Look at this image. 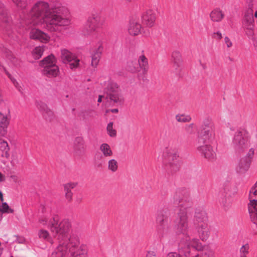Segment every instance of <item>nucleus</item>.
Returning <instances> with one entry per match:
<instances>
[{"instance_id":"1","label":"nucleus","mask_w":257,"mask_h":257,"mask_svg":"<svg viewBox=\"0 0 257 257\" xmlns=\"http://www.w3.org/2000/svg\"><path fill=\"white\" fill-rule=\"evenodd\" d=\"M67 10L60 3L49 5L40 1L33 6L31 11L24 19L27 24L43 25L50 32L60 31L62 27L68 26L71 23L69 15H64Z\"/></svg>"},{"instance_id":"2","label":"nucleus","mask_w":257,"mask_h":257,"mask_svg":"<svg viewBox=\"0 0 257 257\" xmlns=\"http://www.w3.org/2000/svg\"><path fill=\"white\" fill-rule=\"evenodd\" d=\"M41 209L44 215L40 217L38 222L43 226L47 227L53 235L59 241L58 251H60L64 255L69 249L72 253L76 251L81 245H80L79 238L78 236L72 234L69 238L68 234L71 228V223L67 219L60 220L58 215L53 214L48 216L50 213V209L44 205L41 206Z\"/></svg>"},{"instance_id":"3","label":"nucleus","mask_w":257,"mask_h":257,"mask_svg":"<svg viewBox=\"0 0 257 257\" xmlns=\"http://www.w3.org/2000/svg\"><path fill=\"white\" fill-rule=\"evenodd\" d=\"M173 198L179 203V210L175 219L176 233L189 239L192 232L189 224V213L192 206L190 194L186 189L179 188L176 191Z\"/></svg>"},{"instance_id":"4","label":"nucleus","mask_w":257,"mask_h":257,"mask_svg":"<svg viewBox=\"0 0 257 257\" xmlns=\"http://www.w3.org/2000/svg\"><path fill=\"white\" fill-rule=\"evenodd\" d=\"M179 153L174 148L166 147L163 152V163L165 164L167 170L174 173L179 169Z\"/></svg>"},{"instance_id":"5","label":"nucleus","mask_w":257,"mask_h":257,"mask_svg":"<svg viewBox=\"0 0 257 257\" xmlns=\"http://www.w3.org/2000/svg\"><path fill=\"white\" fill-rule=\"evenodd\" d=\"M39 65L43 68L42 73L47 77H56L60 74L59 68L56 65V58L52 54L41 61Z\"/></svg>"},{"instance_id":"6","label":"nucleus","mask_w":257,"mask_h":257,"mask_svg":"<svg viewBox=\"0 0 257 257\" xmlns=\"http://www.w3.org/2000/svg\"><path fill=\"white\" fill-rule=\"evenodd\" d=\"M199 143H209L215 138V127L213 122L209 118L203 120L198 133Z\"/></svg>"},{"instance_id":"7","label":"nucleus","mask_w":257,"mask_h":257,"mask_svg":"<svg viewBox=\"0 0 257 257\" xmlns=\"http://www.w3.org/2000/svg\"><path fill=\"white\" fill-rule=\"evenodd\" d=\"M103 25L100 16L97 14H92L87 19L82 28V33L84 36H90L96 32L98 29Z\"/></svg>"},{"instance_id":"8","label":"nucleus","mask_w":257,"mask_h":257,"mask_svg":"<svg viewBox=\"0 0 257 257\" xmlns=\"http://www.w3.org/2000/svg\"><path fill=\"white\" fill-rule=\"evenodd\" d=\"M105 91L107 97L111 102L117 104H121L123 103L124 98L121 93L120 89L115 82L111 80H108Z\"/></svg>"},{"instance_id":"9","label":"nucleus","mask_w":257,"mask_h":257,"mask_svg":"<svg viewBox=\"0 0 257 257\" xmlns=\"http://www.w3.org/2000/svg\"><path fill=\"white\" fill-rule=\"evenodd\" d=\"M232 146L237 153H241L249 146V141L247 133L244 131H237L235 132L232 141Z\"/></svg>"},{"instance_id":"10","label":"nucleus","mask_w":257,"mask_h":257,"mask_svg":"<svg viewBox=\"0 0 257 257\" xmlns=\"http://www.w3.org/2000/svg\"><path fill=\"white\" fill-rule=\"evenodd\" d=\"M156 222L157 235L160 238H162L167 233L169 228L168 217L165 211L161 210L157 212Z\"/></svg>"},{"instance_id":"11","label":"nucleus","mask_w":257,"mask_h":257,"mask_svg":"<svg viewBox=\"0 0 257 257\" xmlns=\"http://www.w3.org/2000/svg\"><path fill=\"white\" fill-rule=\"evenodd\" d=\"M60 58L63 63L68 64L71 69L77 68L79 65V59L67 49H61Z\"/></svg>"},{"instance_id":"12","label":"nucleus","mask_w":257,"mask_h":257,"mask_svg":"<svg viewBox=\"0 0 257 257\" xmlns=\"http://www.w3.org/2000/svg\"><path fill=\"white\" fill-rule=\"evenodd\" d=\"M250 196V191L249 194V199L250 202L248 205V212L251 221L257 225V192L254 193V199H251Z\"/></svg>"},{"instance_id":"13","label":"nucleus","mask_w":257,"mask_h":257,"mask_svg":"<svg viewBox=\"0 0 257 257\" xmlns=\"http://www.w3.org/2000/svg\"><path fill=\"white\" fill-rule=\"evenodd\" d=\"M196 149L201 156L208 160H213L216 157V153L212 147L210 145H199Z\"/></svg>"},{"instance_id":"14","label":"nucleus","mask_w":257,"mask_h":257,"mask_svg":"<svg viewBox=\"0 0 257 257\" xmlns=\"http://www.w3.org/2000/svg\"><path fill=\"white\" fill-rule=\"evenodd\" d=\"M142 19L144 25L148 28H152L155 24L156 13L153 10L148 9L143 14Z\"/></svg>"},{"instance_id":"15","label":"nucleus","mask_w":257,"mask_h":257,"mask_svg":"<svg viewBox=\"0 0 257 257\" xmlns=\"http://www.w3.org/2000/svg\"><path fill=\"white\" fill-rule=\"evenodd\" d=\"M193 221L195 226L208 223V217L205 211L202 208H196L194 212Z\"/></svg>"},{"instance_id":"16","label":"nucleus","mask_w":257,"mask_h":257,"mask_svg":"<svg viewBox=\"0 0 257 257\" xmlns=\"http://www.w3.org/2000/svg\"><path fill=\"white\" fill-rule=\"evenodd\" d=\"M30 37L32 39L38 40L44 43H47L50 39L49 35L37 29H33L31 31Z\"/></svg>"},{"instance_id":"17","label":"nucleus","mask_w":257,"mask_h":257,"mask_svg":"<svg viewBox=\"0 0 257 257\" xmlns=\"http://www.w3.org/2000/svg\"><path fill=\"white\" fill-rule=\"evenodd\" d=\"M242 25L244 28L252 33L254 28V20L253 17V11L251 9L248 10L245 13L242 21Z\"/></svg>"},{"instance_id":"18","label":"nucleus","mask_w":257,"mask_h":257,"mask_svg":"<svg viewBox=\"0 0 257 257\" xmlns=\"http://www.w3.org/2000/svg\"><path fill=\"white\" fill-rule=\"evenodd\" d=\"M142 26L139 20L136 19H132L130 20L128 27L127 32L132 36H136L141 34Z\"/></svg>"},{"instance_id":"19","label":"nucleus","mask_w":257,"mask_h":257,"mask_svg":"<svg viewBox=\"0 0 257 257\" xmlns=\"http://www.w3.org/2000/svg\"><path fill=\"white\" fill-rule=\"evenodd\" d=\"M195 227L200 239L203 241H206L210 235L208 223L195 226Z\"/></svg>"},{"instance_id":"20","label":"nucleus","mask_w":257,"mask_h":257,"mask_svg":"<svg viewBox=\"0 0 257 257\" xmlns=\"http://www.w3.org/2000/svg\"><path fill=\"white\" fill-rule=\"evenodd\" d=\"M227 188H224L223 191H221V199L220 203L225 210H228L232 206L233 198L231 196V193L229 190L226 191Z\"/></svg>"},{"instance_id":"21","label":"nucleus","mask_w":257,"mask_h":257,"mask_svg":"<svg viewBox=\"0 0 257 257\" xmlns=\"http://www.w3.org/2000/svg\"><path fill=\"white\" fill-rule=\"evenodd\" d=\"M178 254L179 257H190L191 255L190 248L188 242H185L183 240L178 244Z\"/></svg>"},{"instance_id":"22","label":"nucleus","mask_w":257,"mask_h":257,"mask_svg":"<svg viewBox=\"0 0 257 257\" xmlns=\"http://www.w3.org/2000/svg\"><path fill=\"white\" fill-rule=\"evenodd\" d=\"M74 149L75 153L79 155L83 154L85 151L86 146L83 139L77 137L74 141Z\"/></svg>"},{"instance_id":"23","label":"nucleus","mask_w":257,"mask_h":257,"mask_svg":"<svg viewBox=\"0 0 257 257\" xmlns=\"http://www.w3.org/2000/svg\"><path fill=\"white\" fill-rule=\"evenodd\" d=\"M0 21L1 26L8 29L11 27L12 19L7 14L6 10L4 8L0 9Z\"/></svg>"},{"instance_id":"24","label":"nucleus","mask_w":257,"mask_h":257,"mask_svg":"<svg viewBox=\"0 0 257 257\" xmlns=\"http://www.w3.org/2000/svg\"><path fill=\"white\" fill-rule=\"evenodd\" d=\"M102 49V46L100 45L92 54L91 65L94 68H96L98 65L101 58Z\"/></svg>"},{"instance_id":"25","label":"nucleus","mask_w":257,"mask_h":257,"mask_svg":"<svg viewBox=\"0 0 257 257\" xmlns=\"http://www.w3.org/2000/svg\"><path fill=\"white\" fill-rule=\"evenodd\" d=\"M39 238L45 241H47L50 243H53V239L50 233L44 228H41L38 231L37 233Z\"/></svg>"},{"instance_id":"26","label":"nucleus","mask_w":257,"mask_h":257,"mask_svg":"<svg viewBox=\"0 0 257 257\" xmlns=\"http://www.w3.org/2000/svg\"><path fill=\"white\" fill-rule=\"evenodd\" d=\"M138 64L140 68L144 72H146L148 71L149 63L147 58L144 54V51H142V54L138 57Z\"/></svg>"},{"instance_id":"27","label":"nucleus","mask_w":257,"mask_h":257,"mask_svg":"<svg viewBox=\"0 0 257 257\" xmlns=\"http://www.w3.org/2000/svg\"><path fill=\"white\" fill-rule=\"evenodd\" d=\"M9 124V121L7 116L0 112V128L2 130L0 132V136H4L6 134V128Z\"/></svg>"},{"instance_id":"28","label":"nucleus","mask_w":257,"mask_h":257,"mask_svg":"<svg viewBox=\"0 0 257 257\" xmlns=\"http://www.w3.org/2000/svg\"><path fill=\"white\" fill-rule=\"evenodd\" d=\"M211 20L213 22H220L224 17V14L219 9L213 10L210 14Z\"/></svg>"},{"instance_id":"29","label":"nucleus","mask_w":257,"mask_h":257,"mask_svg":"<svg viewBox=\"0 0 257 257\" xmlns=\"http://www.w3.org/2000/svg\"><path fill=\"white\" fill-rule=\"evenodd\" d=\"M9 150L10 148L7 142L0 138V151L2 152L1 156L3 157L8 158L9 156Z\"/></svg>"},{"instance_id":"30","label":"nucleus","mask_w":257,"mask_h":257,"mask_svg":"<svg viewBox=\"0 0 257 257\" xmlns=\"http://www.w3.org/2000/svg\"><path fill=\"white\" fill-rule=\"evenodd\" d=\"M100 150L104 157H110L113 155V152L110 146L106 143H103L100 146Z\"/></svg>"},{"instance_id":"31","label":"nucleus","mask_w":257,"mask_h":257,"mask_svg":"<svg viewBox=\"0 0 257 257\" xmlns=\"http://www.w3.org/2000/svg\"><path fill=\"white\" fill-rule=\"evenodd\" d=\"M126 69L132 73H136L140 71V67L138 62L135 61H128L126 65Z\"/></svg>"},{"instance_id":"32","label":"nucleus","mask_w":257,"mask_h":257,"mask_svg":"<svg viewBox=\"0 0 257 257\" xmlns=\"http://www.w3.org/2000/svg\"><path fill=\"white\" fill-rule=\"evenodd\" d=\"M250 245L246 242L241 245L239 249L238 257H247L249 253Z\"/></svg>"},{"instance_id":"33","label":"nucleus","mask_w":257,"mask_h":257,"mask_svg":"<svg viewBox=\"0 0 257 257\" xmlns=\"http://www.w3.org/2000/svg\"><path fill=\"white\" fill-rule=\"evenodd\" d=\"M73 257H87V250L85 245H81L79 248L74 251Z\"/></svg>"},{"instance_id":"34","label":"nucleus","mask_w":257,"mask_h":257,"mask_svg":"<svg viewBox=\"0 0 257 257\" xmlns=\"http://www.w3.org/2000/svg\"><path fill=\"white\" fill-rule=\"evenodd\" d=\"M172 60L177 67H179L182 62L181 53L178 51L173 52L172 54Z\"/></svg>"},{"instance_id":"35","label":"nucleus","mask_w":257,"mask_h":257,"mask_svg":"<svg viewBox=\"0 0 257 257\" xmlns=\"http://www.w3.org/2000/svg\"><path fill=\"white\" fill-rule=\"evenodd\" d=\"M45 47L44 46L36 47L32 51L33 57L35 59H40L43 54Z\"/></svg>"},{"instance_id":"36","label":"nucleus","mask_w":257,"mask_h":257,"mask_svg":"<svg viewBox=\"0 0 257 257\" xmlns=\"http://www.w3.org/2000/svg\"><path fill=\"white\" fill-rule=\"evenodd\" d=\"M191 237V236H190ZM184 240V239L185 240V242H188L189 244V247L191 246L192 247H194L196 248V249H198L200 247V243H199V241L197 238H192L191 239L190 237H189V239H187L186 237H183L182 238Z\"/></svg>"},{"instance_id":"37","label":"nucleus","mask_w":257,"mask_h":257,"mask_svg":"<svg viewBox=\"0 0 257 257\" xmlns=\"http://www.w3.org/2000/svg\"><path fill=\"white\" fill-rule=\"evenodd\" d=\"M0 69L2 70H3L5 73L7 75L8 77L10 78V79L11 80L13 84L15 85V86L19 90H20V86L19 85V83L17 81V80L11 75V74L6 70V68L4 67L1 62H0Z\"/></svg>"},{"instance_id":"38","label":"nucleus","mask_w":257,"mask_h":257,"mask_svg":"<svg viewBox=\"0 0 257 257\" xmlns=\"http://www.w3.org/2000/svg\"><path fill=\"white\" fill-rule=\"evenodd\" d=\"M118 164L117 161L114 159H110L108 161V169L112 173L116 172L118 170Z\"/></svg>"},{"instance_id":"39","label":"nucleus","mask_w":257,"mask_h":257,"mask_svg":"<svg viewBox=\"0 0 257 257\" xmlns=\"http://www.w3.org/2000/svg\"><path fill=\"white\" fill-rule=\"evenodd\" d=\"M38 107L43 111L44 114L48 116L53 115V112L48 108V106L43 102H40L38 104Z\"/></svg>"},{"instance_id":"40","label":"nucleus","mask_w":257,"mask_h":257,"mask_svg":"<svg viewBox=\"0 0 257 257\" xmlns=\"http://www.w3.org/2000/svg\"><path fill=\"white\" fill-rule=\"evenodd\" d=\"M249 167V163L244 159H241L238 164V171L239 172H243L246 171Z\"/></svg>"},{"instance_id":"41","label":"nucleus","mask_w":257,"mask_h":257,"mask_svg":"<svg viewBox=\"0 0 257 257\" xmlns=\"http://www.w3.org/2000/svg\"><path fill=\"white\" fill-rule=\"evenodd\" d=\"M176 119L179 122H188L191 121V117L189 115L184 114H177L176 115Z\"/></svg>"},{"instance_id":"42","label":"nucleus","mask_w":257,"mask_h":257,"mask_svg":"<svg viewBox=\"0 0 257 257\" xmlns=\"http://www.w3.org/2000/svg\"><path fill=\"white\" fill-rule=\"evenodd\" d=\"M113 124L112 122H110L106 127L107 134L111 137H114L116 135V131L113 128Z\"/></svg>"},{"instance_id":"43","label":"nucleus","mask_w":257,"mask_h":257,"mask_svg":"<svg viewBox=\"0 0 257 257\" xmlns=\"http://www.w3.org/2000/svg\"><path fill=\"white\" fill-rule=\"evenodd\" d=\"M15 5L21 9H24L27 6V0H12Z\"/></svg>"},{"instance_id":"44","label":"nucleus","mask_w":257,"mask_h":257,"mask_svg":"<svg viewBox=\"0 0 257 257\" xmlns=\"http://www.w3.org/2000/svg\"><path fill=\"white\" fill-rule=\"evenodd\" d=\"M0 208H1L3 214L4 213H12L14 212V210L11 208L6 202L3 203L2 205H0Z\"/></svg>"},{"instance_id":"45","label":"nucleus","mask_w":257,"mask_h":257,"mask_svg":"<svg viewBox=\"0 0 257 257\" xmlns=\"http://www.w3.org/2000/svg\"><path fill=\"white\" fill-rule=\"evenodd\" d=\"M185 132L188 134H192L194 133V124L192 123L185 125L184 127Z\"/></svg>"},{"instance_id":"46","label":"nucleus","mask_w":257,"mask_h":257,"mask_svg":"<svg viewBox=\"0 0 257 257\" xmlns=\"http://www.w3.org/2000/svg\"><path fill=\"white\" fill-rule=\"evenodd\" d=\"M192 257H214L213 253L210 251H204L200 254H196Z\"/></svg>"},{"instance_id":"47","label":"nucleus","mask_w":257,"mask_h":257,"mask_svg":"<svg viewBox=\"0 0 257 257\" xmlns=\"http://www.w3.org/2000/svg\"><path fill=\"white\" fill-rule=\"evenodd\" d=\"M76 182H69L64 185V190H71L72 189L75 188L77 186Z\"/></svg>"},{"instance_id":"48","label":"nucleus","mask_w":257,"mask_h":257,"mask_svg":"<svg viewBox=\"0 0 257 257\" xmlns=\"http://www.w3.org/2000/svg\"><path fill=\"white\" fill-rule=\"evenodd\" d=\"M62 251L58 250V248H56V250L52 253L51 257H64L65 255L63 253Z\"/></svg>"},{"instance_id":"49","label":"nucleus","mask_w":257,"mask_h":257,"mask_svg":"<svg viewBox=\"0 0 257 257\" xmlns=\"http://www.w3.org/2000/svg\"><path fill=\"white\" fill-rule=\"evenodd\" d=\"M65 192V196L66 199L69 201H70L72 199V196H73V193L72 192L71 190H64Z\"/></svg>"},{"instance_id":"50","label":"nucleus","mask_w":257,"mask_h":257,"mask_svg":"<svg viewBox=\"0 0 257 257\" xmlns=\"http://www.w3.org/2000/svg\"><path fill=\"white\" fill-rule=\"evenodd\" d=\"M250 196L251 198L254 199V193H257V182L255 184L254 186L250 189Z\"/></svg>"},{"instance_id":"51","label":"nucleus","mask_w":257,"mask_h":257,"mask_svg":"<svg viewBox=\"0 0 257 257\" xmlns=\"http://www.w3.org/2000/svg\"><path fill=\"white\" fill-rule=\"evenodd\" d=\"M224 43L227 48H230L232 46V42L231 41L230 39L227 37H225L224 38Z\"/></svg>"},{"instance_id":"52","label":"nucleus","mask_w":257,"mask_h":257,"mask_svg":"<svg viewBox=\"0 0 257 257\" xmlns=\"http://www.w3.org/2000/svg\"><path fill=\"white\" fill-rule=\"evenodd\" d=\"M212 37L217 40H220L222 38L221 33L219 31L214 33Z\"/></svg>"},{"instance_id":"53","label":"nucleus","mask_w":257,"mask_h":257,"mask_svg":"<svg viewBox=\"0 0 257 257\" xmlns=\"http://www.w3.org/2000/svg\"><path fill=\"white\" fill-rule=\"evenodd\" d=\"M10 178L15 183L18 182L19 181V178L16 175H11L10 176Z\"/></svg>"},{"instance_id":"54","label":"nucleus","mask_w":257,"mask_h":257,"mask_svg":"<svg viewBox=\"0 0 257 257\" xmlns=\"http://www.w3.org/2000/svg\"><path fill=\"white\" fill-rule=\"evenodd\" d=\"M146 257H157L155 252L149 251L147 252Z\"/></svg>"},{"instance_id":"55","label":"nucleus","mask_w":257,"mask_h":257,"mask_svg":"<svg viewBox=\"0 0 257 257\" xmlns=\"http://www.w3.org/2000/svg\"><path fill=\"white\" fill-rule=\"evenodd\" d=\"M166 257H179L178 253L176 252H169Z\"/></svg>"},{"instance_id":"56","label":"nucleus","mask_w":257,"mask_h":257,"mask_svg":"<svg viewBox=\"0 0 257 257\" xmlns=\"http://www.w3.org/2000/svg\"><path fill=\"white\" fill-rule=\"evenodd\" d=\"M6 180V176L0 172V182H4Z\"/></svg>"},{"instance_id":"57","label":"nucleus","mask_w":257,"mask_h":257,"mask_svg":"<svg viewBox=\"0 0 257 257\" xmlns=\"http://www.w3.org/2000/svg\"><path fill=\"white\" fill-rule=\"evenodd\" d=\"M109 111H111L112 113H117L118 112V110L117 108L111 109L110 110H106V113H108Z\"/></svg>"},{"instance_id":"58","label":"nucleus","mask_w":257,"mask_h":257,"mask_svg":"<svg viewBox=\"0 0 257 257\" xmlns=\"http://www.w3.org/2000/svg\"><path fill=\"white\" fill-rule=\"evenodd\" d=\"M248 154L249 156L253 155L254 154V150L253 149H250L249 151Z\"/></svg>"},{"instance_id":"59","label":"nucleus","mask_w":257,"mask_h":257,"mask_svg":"<svg viewBox=\"0 0 257 257\" xmlns=\"http://www.w3.org/2000/svg\"><path fill=\"white\" fill-rule=\"evenodd\" d=\"M0 199H1V201L3 202L4 201L3 193L1 191H0Z\"/></svg>"},{"instance_id":"60","label":"nucleus","mask_w":257,"mask_h":257,"mask_svg":"<svg viewBox=\"0 0 257 257\" xmlns=\"http://www.w3.org/2000/svg\"><path fill=\"white\" fill-rule=\"evenodd\" d=\"M102 95H99L97 101L98 102H101L102 101Z\"/></svg>"},{"instance_id":"61","label":"nucleus","mask_w":257,"mask_h":257,"mask_svg":"<svg viewBox=\"0 0 257 257\" xmlns=\"http://www.w3.org/2000/svg\"><path fill=\"white\" fill-rule=\"evenodd\" d=\"M3 218V212L1 211V208H0V221L2 220Z\"/></svg>"},{"instance_id":"62","label":"nucleus","mask_w":257,"mask_h":257,"mask_svg":"<svg viewBox=\"0 0 257 257\" xmlns=\"http://www.w3.org/2000/svg\"><path fill=\"white\" fill-rule=\"evenodd\" d=\"M126 3H132L133 2V0H124Z\"/></svg>"},{"instance_id":"63","label":"nucleus","mask_w":257,"mask_h":257,"mask_svg":"<svg viewBox=\"0 0 257 257\" xmlns=\"http://www.w3.org/2000/svg\"><path fill=\"white\" fill-rule=\"evenodd\" d=\"M254 17H255V18H257V11H256V12H255V13H254Z\"/></svg>"},{"instance_id":"64","label":"nucleus","mask_w":257,"mask_h":257,"mask_svg":"<svg viewBox=\"0 0 257 257\" xmlns=\"http://www.w3.org/2000/svg\"><path fill=\"white\" fill-rule=\"evenodd\" d=\"M15 60H16V59L15 58H13V60H14V61Z\"/></svg>"}]
</instances>
